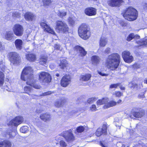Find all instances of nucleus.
Here are the masks:
<instances>
[{
    "mask_svg": "<svg viewBox=\"0 0 147 147\" xmlns=\"http://www.w3.org/2000/svg\"><path fill=\"white\" fill-rule=\"evenodd\" d=\"M123 2V0H108L107 3L108 5L112 7H119Z\"/></svg>",
    "mask_w": 147,
    "mask_h": 147,
    "instance_id": "obj_14",
    "label": "nucleus"
},
{
    "mask_svg": "<svg viewBox=\"0 0 147 147\" xmlns=\"http://www.w3.org/2000/svg\"><path fill=\"white\" fill-rule=\"evenodd\" d=\"M55 105L56 107H58L63 106L60 100L56 101L55 103Z\"/></svg>",
    "mask_w": 147,
    "mask_h": 147,
    "instance_id": "obj_41",
    "label": "nucleus"
},
{
    "mask_svg": "<svg viewBox=\"0 0 147 147\" xmlns=\"http://www.w3.org/2000/svg\"><path fill=\"white\" fill-rule=\"evenodd\" d=\"M23 41L20 39H17L15 41V45L18 50H21L22 47Z\"/></svg>",
    "mask_w": 147,
    "mask_h": 147,
    "instance_id": "obj_22",
    "label": "nucleus"
},
{
    "mask_svg": "<svg viewBox=\"0 0 147 147\" xmlns=\"http://www.w3.org/2000/svg\"><path fill=\"white\" fill-rule=\"evenodd\" d=\"M9 56L11 63L15 66L19 65L21 60L19 54L16 52H11L9 53Z\"/></svg>",
    "mask_w": 147,
    "mask_h": 147,
    "instance_id": "obj_4",
    "label": "nucleus"
},
{
    "mask_svg": "<svg viewBox=\"0 0 147 147\" xmlns=\"http://www.w3.org/2000/svg\"><path fill=\"white\" fill-rule=\"evenodd\" d=\"M5 76L3 72L0 71V86L2 85L3 84Z\"/></svg>",
    "mask_w": 147,
    "mask_h": 147,
    "instance_id": "obj_34",
    "label": "nucleus"
},
{
    "mask_svg": "<svg viewBox=\"0 0 147 147\" xmlns=\"http://www.w3.org/2000/svg\"><path fill=\"white\" fill-rule=\"evenodd\" d=\"M85 13L89 16H94L96 14V9L94 8L90 7L86 8L85 10Z\"/></svg>",
    "mask_w": 147,
    "mask_h": 147,
    "instance_id": "obj_18",
    "label": "nucleus"
},
{
    "mask_svg": "<svg viewBox=\"0 0 147 147\" xmlns=\"http://www.w3.org/2000/svg\"><path fill=\"white\" fill-rule=\"evenodd\" d=\"M60 63L59 64L60 68L62 69H64L68 65V63L65 59L62 58L60 60Z\"/></svg>",
    "mask_w": 147,
    "mask_h": 147,
    "instance_id": "obj_25",
    "label": "nucleus"
},
{
    "mask_svg": "<svg viewBox=\"0 0 147 147\" xmlns=\"http://www.w3.org/2000/svg\"><path fill=\"white\" fill-rule=\"evenodd\" d=\"M13 16L19 18L20 17V14L18 12H15L13 13Z\"/></svg>",
    "mask_w": 147,
    "mask_h": 147,
    "instance_id": "obj_54",
    "label": "nucleus"
},
{
    "mask_svg": "<svg viewBox=\"0 0 147 147\" xmlns=\"http://www.w3.org/2000/svg\"><path fill=\"white\" fill-rule=\"evenodd\" d=\"M0 68L2 71L4 72L6 70H8L6 69L5 66L3 64V62L2 61H0Z\"/></svg>",
    "mask_w": 147,
    "mask_h": 147,
    "instance_id": "obj_36",
    "label": "nucleus"
},
{
    "mask_svg": "<svg viewBox=\"0 0 147 147\" xmlns=\"http://www.w3.org/2000/svg\"><path fill=\"white\" fill-rule=\"evenodd\" d=\"M123 15L125 18L127 20L132 21L137 18L138 13L136 9L132 7H129L126 9Z\"/></svg>",
    "mask_w": 147,
    "mask_h": 147,
    "instance_id": "obj_2",
    "label": "nucleus"
},
{
    "mask_svg": "<svg viewBox=\"0 0 147 147\" xmlns=\"http://www.w3.org/2000/svg\"><path fill=\"white\" fill-rule=\"evenodd\" d=\"M122 56L124 61L127 63H131L133 60V57L128 51H123L122 53Z\"/></svg>",
    "mask_w": 147,
    "mask_h": 147,
    "instance_id": "obj_10",
    "label": "nucleus"
},
{
    "mask_svg": "<svg viewBox=\"0 0 147 147\" xmlns=\"http://www.w3.org/2000/svg\"><path fill=\"white\" fill-rule=\"evenodd\" d=\"M144 115V111L143 110H142L134 112L133 113L134 116L136 118L141 117H142Z\"/></svg>",
    "mask_w": 147,
    "mask_h": 147,
    "instance_id": "obj_24",
    "label": "nucleus"
},
{
    "mask_svg": "<svg viewBox=\"0 0 147 147\" xmlns=\"http://www.w3.org/2000/svg\"><path fill=\"white\" fill-rule=\"evenodd\" d=\"M52 93V92L51 91H48L44 93H43L42 94L40 95V96H45L46 95H49L51 94Z\"/></svg>",
    "mask_w": 147,
    "mask_h": 147,
    "instance_id": "obj_50",
    "label": "nucleus"
},
{
    "mask_svg": "<svg viewBox=\"0 0 147 147\" xmlns=\"http://www.w3.org/2000/svg\"><path fill=\"white\" fill-rule=\"evenodd\" d=\"M59 100L62 103V106L64 105L67 101V99L64 98H62Z\"/></svg>",
    "mask_w": 147,
    "mask_h": 147,
    "instance_id": "obj_45",
    "label": "nucleus"
},
{
    "mask_svg": "<svg viewBox=\"0 0 147 147\" xmlns=\"http://www.w3.org/2000/svg\"><path fill=\"white\" fill-rule=\"evenodd\" d=\"M108 101V99L107 98H104L102 99L98 100L96 102L97 105H101L103 104H106Z\"/></svg>",
    "mask_w": 147,
    "mask_h": 147,
    "instance_id": "obj_33",
    "label": "nucleus"
},
{
    "mask_svg": "<svg viewBox=\"0 0 147 147\" xmlns=\"http://www.w3.org/2000/svg\"><path fill=\"white\" fill-rule=\"evenodd\" d=\"M44 5H49L51 3V0H42Z\"/></svg>",
    "mask_w": 147,
    "mask_h": 147,
    "instance_id": "obj_42",
    "label": "nucleus"
},
{
    "mask_svg": "<svg viewBox=\"0 0 147 147\" xmlns=\"http://www.w3.org/2000/svg\"><path fill=\"white\" fill-rule=\"evenodd\" d=\"M54 48L56 49L60 50V46L58 44H56L54 46Z\"/></svg>",
    "mask_w": 147,
    "mask_h": 147,
    "instance_id": "obj_56",
    "label": "nucleus"
},
{
    "mask_svg": "<svg viewBox=\"0 0 147 147\" xmlns=\"http://www.w3.org/2000/svg\"><path fill=\"white\" fill-rule=\"evenodd\" d=\"M69 39L68 38H66V40L65 41H64V42L65 43H67L69 42Z\"/></svg>",
    "mask_w": 147,
    "mask_h": 147,
    "instance_id": "obj_59",
    "label": "nucleus"
},
{
    "mask_svg": "<svg viewBox=\"0 0 147 147\" xmlns=\"http://www.w3.org/2000/svg\"><path fill=\"white\" fill-rule=\"evenodd\" d=\"M16 38L13 32L11 31L6 32L5 34V38L7 40L12 41Z\"/></svg>",
    "mask_w": 147,
    "mask_h": 147,
    "instance_id": "obj_15",
    "label": "nucleus"
},
{
    "mask_svg": "<svg viewBox=\"0 0 147 147\" xmlns=\"http://www.w3.org/2000/svg\"><path fill=\"white\" fill-rule=\"evenodd\" d=\"M84 129L83 126H80L76 128V131L78 133H81L84 131Z\"/></svg>",
    "mask_w": 147,
    "mask_h": 147,
    "instance_id": "obj_38",
    "label": "nucleus"
},
{
    "mask_svg": "<svg viewBox=\"0 0 147 147\" xmlns=\"http://www.w3.org/2000/svg\"><path fill=\"white\" fill-rule=\"evenodd\" d=\"M12 29L14 34L17 36H21L23 34V28L22 25L19 24L15 25Z\"/></svg>",
    "mask_w": 147,
    "mask_h": 147,
    "instance_id": "obj_8",
    "label": "nucleus"
},
{
    "mask_svg": "<svg viewBox=\"0 0 147 147\" xmlns=\"http://www.w3.org/2000/svg\"><path fill=\"white\" fill-rule=\"evenodd\" d=\"M90 109L92 111H95L97 110L96 106L94 105H93L90 108Z\"/></svg>",
    "mask_w": 147,
    "mask_h": 147,
    "instance_id": "obj_49",
    "label": "nucleus"
},
{
    "mask_svg": "<svg viewBox=\"0 0 147 147\" xmlns=\"http://www.w3.org/2000/svg\"><path fill=\"white\" fill-rule=\"evenodd\" d=\"M24 18L27 21H32L35 19L36 16L31 12H27L25 13Z\"/></svg>",
    "mask_w": 147,
    "mask_h": 147,
    "instance_id": "obj_19",
    "label": "nucleus"
},
{
    "mask_svg": "<svg viewBox=\"0 0 147 147\" xmlns=\"http://www.w3.org/2000/svg\"><path fill=\"white\" fill-rule=\"evenodd\" d=\"M61 135L68 142H71L74 140V137L71 129L63 131Z\"/></svg>",
    "mask_w": 147,
    "mask_h": 147,
    "instance_id": "obj_7",
    "label": "nucleus"
},
{
    "mask_svg": "<svg viewBox=\"0 0 147 147\" xmlns=\"http://www.w3.org/2000/svg\"><path fill=\"white\" fill-rule=\"evenodd\" d=\"M101 60L100 58L97 55H93L91 58L92 63L94 65H96L99 63Z\"/></svg>",
    "mask_w": 147,
    "mask_h": 147,
    "instance_id": "obj_20",
    "label": "nucleus"
},
{
    "mask_svg": "<svg viewBox=\"0 0 147 147\" xmlns=\"http://www.w3.org/2000/svg\"><path fill=\"white\" fill-rule=\"evenodd\" d=\"M47 57L44 55L41 56L39 59V63L40 64L43 65L47 63Z\"/></svg>",
    "mask_w": 147,
    "mask_h": 147,
    "instance_id": "obj_31",
    "label": "nucleus"
},
{
    "mask_svg": "<svg viewBox=\"0 0 147 147\" xmlns=\"http://www.w3.org/2000/svg\"><path fill=\"white\" fill-rule=\"evenodd\" d=\"M111 51V49L110 48L108 47L104 51V53L108 54Z\"/></svg>",
    "mask_w": 147,
    "mask_h": 147,
    "instance_id": "obj_53",
    "label": "nucleus"
},
{
    "mask_svg": "<svg viewBox=\"0 0 147 147\" xmlns=\"http://www.w3.org/2000/svg\"><path fill=\"white\" fill-rule=\"evenodd\" d=\"M55 29L59 32L65 33L68 31L69 28L64 22L61 21H58L56 22Z\"/></svg>",
    "mask_w": 147,
    "mask_h": 147,
    "instance_id": "obj_6",
    "label": "nucleus"
},
{
    "mask_svg": "<svg viewBox=\"0 0 147 147\" xmlns=\"http://www.w3.org/2000/svg\"><path fill=\"white\" fill-rule=\"evenodd\" d=\"M122 94H123L119 91H115L113 94V95L117 97H120Z\"/></svg>",
    "mask_w": 147,
    "mask_h": 147,
    "instance_id": "obj_43",
    "label": "nucleus"
},
{
    "mask_svg": "<svg viewBox=\"0 0 147 147\" xmlns=\"http://www.w3.org/2000/svg\"><path fill=\"white\" fill-rule=\"evenodd\" d=\"M97 72L99 75L102 76H107L108 75V74L103 73H102V72L99 71H97Z\"/></svg>",
    "mask_w": 147,
    "mask_h": 147,
    "instance_id": "obj_52",
    "label": "nucleus"
},
{
    "mask_svg": "<svg viewBox=\"0 0 147 147\" xmlns=\"http://www.w3.org/2000/svg\"><path fill=\"white\" fill-rule=\"evenodd\" d=\"M26 59L30 61H33L36 59V57L35 55L33 54H29L26 55Z\"/></svg>",
    "mask_w": 147,
    "mask_h": 147,
    "instance_id": "obj_29",
    "label": "nucleus"
},
{
    "mask_svg": "<svg viewBox=\"0 0 147 147\" xmlns=\"http://www.w3.org/2000/svg\"><path fill=\"white\" fill-rule=\"evenodd\" d=\"M39 79L42 82H50L51 80L50 75L47 72H42L40 73Z\"/></svg>",
    "mask_w": 147,
    "mask_h": 147,
    "instance_id": "obj_9",
    "label": "nucleus"
},
{
    "mask_svg": "<svg viewBox=\"0 0 147 147\" xmlns=\"http://www.w3.org/2000/svg\"><path fill=\"white\" fill-rule=\"evenodd\" d=\"M133 147H147V146L144 145V144H141L138 143V144H136V145H135Z\"/></svg>",
    "mask_w": 147,
    "mask_h": 147,
    "instance_id": "obj_47",
    "label": "nucleus"
},
{
    "mask_svg": "<svg viewBox=\"0 0 147 147\" xmlns=\"http://www.w3.org/2000/svg\"><path fill=\"white\" fill-rule=\"evenodd\" d=\"M68 21L69 23L72 25H73L75 23V21L74 20L71 18H69Z\"/></svg>",
    "mask_w": 147,
    "mask_h": 147,
    "instance_id": "obj_48",
    "label": "nucleus"
},
{
    "mask_svg": "<svg viewBox=\"0 0 147 147\" xmlns=\"http://www.w3.org/2000/svg\"><path fill=\"white\" fill-rule=\"evenodd\" d=\"M4 146V141L0 142V147H3Z\"/></svg>",
    "mask_w": 147,
    "mask_h": 147,
    "instance_id": "obj_58",
    "label": "nucleus"
},
{
    "mask_svg": "<svg viewBox=\"0 0 147 147\" xmlns=\"http://www.w3.org/2000/svg\"><path fill=\"white\" fill-rule=\"evenodd\" d=\"M41 26L43 28L44 30L48 32L54 34L55 33L47 24L44 22H42L40 24Z\"/></svg>",
    "mask_w": 147,
    "mask_h": 147,
    "instance_id": "obj_17",
    "label": "nucleus"
},
{
    "mask_svg": "<svg viewBox=\"0 0 147 147\" xmlns=\"http://www.w3.org/2000/svg\"><path fill=\"white\" fill-rule=\"evenodd\" d=\"M91 77L92 76L90 74H85L80 76V80L82 82H87L90 79Z\"/></svg>",
    "mask_w": 147,
    "mask_h": 147,
    "instance_id": "obj_21",
    "label": "nucleus"
},
{
    "mask_svg": "<svg viewBox=\"0 0 147 147\" xmlns=\"http://www.w3.org/2000/svg\"><path fill=\"white\" fill-rule=\"evenodd\" d=\"M144 8L145 9L147 10V3H145L144 6Z\"/></svg>",
    "mask_w": 147,
    "mask_h": 147,
    "instance_id": "obj_60",
    "label": "nucleus"
},
{
    "mask_svg": "<svg viewBox=\"0 0 147 147\" xmlns=\"http://www.w3.org/2000/svg\"><path fill=\"white\" fill-rule=\"evenodd\" d=\"M138 96L140 98H142L144 97V94L143 93H141V94H139Z\"/></svg>",
    "mask_w": 147,
    "mask_h": 147,
    "instance_id": "obj_57",
    "label": "nucleus"
},
{
    "mask_svg": "<svg viewBox=\"0 0 147 147\" xmlns=\"http://www.w3.org/2000/svg\"><path fill=\"white\" fill-rule=\"evenodd\" d=\"M141 45H144V46L147 47V39L143 41L142 42Z\"/></svg>",
    "mask_w": 147,
    "mask_h": 147,
    "instance_id": "obj_51",
    "label": "nucleus"
},
{
    "mask_svg": "<svg viewBox=\"0 0 147 147\" xmlns=\"http://www.w3.org/2000/svg\"><path fill=\"white\" fill-rule=\"evenodd\" d=\"M100 144L101 146L102 147H106L103 144L102 142H100Z\"/></svg>",
    "mask_w": 147,
    "mask_h": 147,
    "instance_id": "obj_62",
    "label": "nucleus"
},
{
    "mask_svg": "<svg viewBox=\"0 0 147 147\" xmlns=\"http://www.w3.org/2000/svg\"><path fill=\"white\" fill-rule=\"evenodd\" d=\"M78 32L79 36L84 39H88L90 36V28L85 24H82L80 26Z\"/></svg>",
    "mask_w": 147,
    "mask_h": 147,
    "instance_id": "obj_3",
    "label": "nucleus"
},
{
    "mask_svg": "<svg viewBox=\"0 0 147 147\" xmlns=\"http://www.w3.org/2000/svg\"><path fill=\"white\" fill-rule=\"evenodd\" d=\"M144 83L147 84V79L144 80Z\"/></svg>",
    "mask_w": 147,
    "mask_h": 147,
    "instance_id": "obj_63",
    "label": "nucleus"
},
{
    "mask_svg": "<svg viewBox=\"0 0 147 147\" xmlns=\"http://www.w3.org/2000/svg\"><path fill=\"white\" fill-rule=\"evenodd\" d=\"M116 104L117 102L113 100L105 104L103 107L105 109H107L116 105Z\"/></svg>",
    "mask_w": 147,
    "mask_h": 147,
    "instance_id": "obj_32",
    "label": "nucleus"
},
{
    "mask_svg": "<svg viewBox=\"0 0 147 147\" xmlns=\"http://www.w3.org/2000/svg\"><path fill=\"white\" fill-rule=\"evenodd\" d=\"M40 118L44 121H49L51 119L50 115L46 113L41 114L40 116Z\"/></svg>",
    "mask_w": 147,
    "mask_h": 147,
    "instance_id": "obj_23",
    "label": "nucleus"
},
{
    "mask_svg": "<svg viewBox=\"0 0 147 147\" xmlns=\"http://www.w3.org/2000/svg\"><path fill=\"white\" fill-rule=\"evenodd\" d=\"M107 40L106 38L102 37L100 40L99 45L100 47H104L107 44Z\"/></svg>",
    "mask_w": 147,
    "mask_h": 147,
    "instance_id": "obj_30",
    "label": "nucleus"
},
{
    "mask_svg": "<svg viewBox=\"0 0 147 147\" xmlns=\"http://www.w3.org/2000/svg\"><path fill=\"white\" fill-rule=\"evenodd\" d=\"M11 144L9 141H4V147H11Z\"/></svg>",
    "mask_w": 147,
    "mask_h": 147,
    "instance_id": "obj_37",
    "label": "nucleus"
},
{
    "mask_svg": "<svg viewBox=\"0 0 147 147\" xmlns=\"http://www.w3.org/2000/svg\"><path fill=\"white\" fill-rule=\"evenodd\" d=\"M120 24L121 26H122V27H125V26H126L127 25V24L126 23H125V22L122 21H120Z\"/></svg>",
    "mask_w": 147,
    "mask_h": 147,
    "instance_id": "obj_55",
    "label": "nucleus"
},
{
    "mask_svg": "<svg viewBox=\"0 0 147 147\" xmlns=\"http://www.w3.org/2000/svg\"><path fill=\"white\" fill-rule=\"evenodd\" d=\"M41 111H40L39 110H38V109L36 110V112L37 113H40V112H41Z\"/></svg>",
    "mask_w": 147,
    "mask_h": 147,
    "instance_id": "obj_64",
    "label": "nucleus"
},
{
    "mask_svg": "<svg viewBox=\"0 0 147 147\" xmlns=\"http://www.w3.org/2000/svg\"><path fill=\"white\" fill-rule=\"evenodd\" d=\"M31 78H28L27 79V81L26 84L27 85L33 86L34 88L36 89H39L41 87L40 86L35 84H34L35 82L33 78H32V75H31Z\"/></svg>",
    "mask_w": 147,
    "mask_h": 147,
    "instance_id": "obj_16",
    "label": "nucleus"
},
{
    "mask_svg": "<svg viewBox=\"0 0 147 147\" xmlns=\"http://www.w3.org/2000/svg\"><path fill=\"white\" fill-rule=\"evenodd\" d=\"M3 47L2 46V44L1 42H0V51L1 50L3 49Z\"/></svg>",
    "mask_w": 147,
    "mask_h": 147,
    "instance_id": "obj_61",
    "label": "nucleus"
},
{
    "mask_svg": "<svg viewBox=\"0 0 147 147\" xmlns=\"http://www.w3.org/2000/svg\"><path fill=\"white\" fill-rule=\"evenodd\" d=\"M60 146L62 147H65L67 146L66 143L63 140H61L59 142Z\"/></svg>",
    "mask_w": 147,
    "mask_h": 147,
    "instance_id": "obj_44",
    "label": "nucleus"
},
{
    "mask_svg": "<svg viewBox=\"0 0 147 147\" xmlns=\"http://www.w3.org/2000/svg\"><path fill=\"white\" fill-rule=\"evenodd\" d=\"M23 119L22 117L18 116L16 117L12 120L10 121L9 123V125L11 126H17L21 124L23 121Z\"/></svg>",
    "mask_w": 147,
    "mask_h": 147,
    "instance_id": "obj_11",
    "label": "nucleus"
},
{
    "mask_svg": "<svg viewBox=\"0 0 147 147\" xmlns=\"http://www.w3.org/2000/svg\"><path fill=\"white\" fill-rule=\"evenodd\" d=\"M107 124H104L102 128H99L97 130L96 134L97 136H100L102 134H106L107 132Z\"/></svg>",
    "mask_w": 147,
    "mask_h": 147,
    "instance_id": "obj_13",
    "label": "nucleus"
},
{
    "mask_svg": "<svg viewBox=\"0 0 147 147\" xmlns=\"http://www.w3.org/2000/svg\"><path fill=\"white\" fill-rule=\"evenodd\" d=\"M28 127L26 126H24L21 127L20 129V131L22 133H25L28 130Z\"/></svg>",
    "mask_w": 147,
    "mask_h": 147,
    "instance_id": "obj_35",
    "label": "nucleus"
},
{
    "mask_svg": "<svg viewBox=\"0 0 147 147\" xmlns=\"http://www.w3.org/2000/svg\"><path fill=\"white\" fill-rule=\"evenodd\" d=\"M97 99V98L95 97L90 98L88 99L87 102L89 104H91L96 101Z\"/></svg>",
    "mask_w": 147,
    "mask_h": 147,
    "instance_id": "obj_39",
    "label": "nucleus"
},
{
    "mask_svg": "<svg viewBox=\"0 0 147 147\" xmlns=\"http://www.w3.org/2000/svg\"><path fill=\"white\" fill-rule=\"evenodd\" d=\"M119 84H112L110 86V88H116L119 86Z\"/></svg>",
    "mask_w": 147,
    "mask_h": 147,
    "instance_id": "obj_46",
    "label": "nucleus"
},
{
    "mask_svg": "<svg viewBox=\"0 0 147 147\" xmlns=\"http://www.w3.org/2000/svg\"><path fill=\"white\" fill-rule=\"evenodd\" d=\"M140 38L139 36L136 34L135 35L133 33L130 34L127 38V40L128 41H130L133 39H139Z\"/></svg>",
    "mask_w": 147,
    "mask_h": 147,
    "instance_id": "obj_27",
    "label": "nucleus"
},
{
    "mask_svg": "<svg viewBox=\"0 0 147 147\" xmlns=\"http://www.w3.org/2000/svg\"><path fill=\"white\" fill-rule=\"evenodd\" d=\"M71 78L69 75H65L63 77L61 81V84L63 87L67 86L71 82Z\"/></svg>",
    "mask_w": 147,
    "mask_h": 147,
    "instance_id": "obj_12",
    "label": "nucleus"
},
{
    "mask_svg": "<svg viewBox=\"0 0 147 147\" xmlns=\"http://www.w3.org/2000/svg\"><path fill=\"white\" fill-rule=\"evenodd\" d=\"M120 61V57L117 53H113L109 55L105 62V65L108 68L113 70L117 68Z\"/></svg>",
    "mask_w": 147,
    "mask_h": 147,
    "instance_id": "obj_1",
    "label": "nucleus"
},
{
    "mask_svg": "<svg viewBox=\"0 0 147 147\" xmlns=\"http://www.w3.org/2000/svg\"><path fill=\"white\" fill-rule=\"evenodd\" d=\"M24 89L26 93L28 94L30 96H31L33 98H35L34 96H37L35 95L29 94V93L31 92L32 90V89L31 87L30 86H26L24 87Z\"/></svg>",
    "mask_w": 147,
    "mask_h": 147,
    "instance_id": "obj_26",
    "label": "nucleus"
},
{
    "mask_svg": "<svg viewBox=\"0 0 147 147\" xmlns=\"http://www.w3.org/2000/svg\"><path fill=\"white\" fill-rule=\"evenodd\" d=\"M57 15L60 18H62L63 16H65L66 15V13L65 12H61L59 11Z\"/></svg>",
    "mask_w": 147,
    "mask_h": 147,
    "instance_id": "obj_40",
    "label": "nucleus"
},
{
    "mask_svg": "<svg viewBox=\"0 0 147 147\" xmlns=\"http://www.w3.org/2000/svg\"><path fill=\"white\" fill-rule=\"evenodd\" d=\"M76 48L80 51V55L81 56H84L86 55L87 52L83 48L77 46L76 47Z\"/></svg>",
    "mask_w": 147,
    "mask_h": 147,
    "instance_id": "obj_28",
    "label": "nucleus"
},
{
    "mask_svg": "<svg viewBox=\"0 0 147 147\" xmlns=\"http://www.w3.org/2000/svg\"><path fill=\"white\" fill-rule=\"evenodd\" d=\"M32 72V69L30 67H26L22 71L21 76V79L24 81H27L28 78H31V75H32V78H33Z\"/></svg>",
    "mask_w": 147,
    "mask_h": 147,
    "instance_id": "obj_5",
    "label": "nucleus"
}]
</instances>
